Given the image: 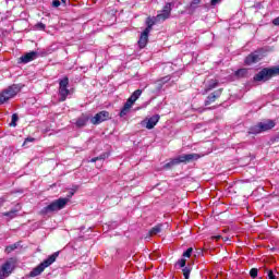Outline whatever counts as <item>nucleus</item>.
Returning <instances> with one entry per match:
<instances>
[{"label":"nucleus","instance_id":"4","mask_svg":"<svg viewBox=\"0 0 279 279\" xmlns=\"http://www.w3.org/2000/svg\"><path fill=\"white\" fill-rule=\"evenodd\" d=\"M279 75V65L272 68H264L257 74L254 75L253 80L255 82H269L271 77Z\"/></svg>","mask_w":279,"mask_h":279},{"label":"nucleus","instance_id":"6","mask_svg":"<svg viewBox=\"0 0 279 279\" xmlns=\"http://www.w3.org/2000/svg\"><path fill=\"white\" fill-rule=\"evenodd\" d=\"M276 128V122L274 120H265L263 122L253 125L248 130V134L256 136V134H262V132H269V130H274Z\"/></svg>","mask_w":279,"mask_h":279},{"label":"nucleus","instance_id":"40","mask_svg":"<svg viewBox=\"0 0 279 279\" xmlns=\"http://www.w3.org/2000/svg\"><path fill=\"white\" fill-rule=\"evenodd\" d=\"M217 3H221V0H211L210 1L211 5H217Z\"/></svg>","mask_w":279,"mask_h":279},{"label":"nucleus","instance_id":"25","mask_svg":"<svg viewBox=\"0 0 279 279\" xmlns=\"http://www.w3.org/2000/svg\"><path fill=\"white\" fill-rule=\"evenodd\" d=\"M16 121H19V114L13 113L12 119H11V123H10L11 128H16Z\"/></svg>","mask_w":279,"mask_h":279},{"label":"nucleus","instance_id":"36","mask_svg":"<svg viewBox=\"0 0 279 279\" xmlns=\"http://www.w3.org/2000/svg\"><path fill=\"white\" fill-rule=\"evenodd\" d=\"M10 278V276L5 275V272L0 269V279Z\"/></svg>","mask_w":279,"mask_h":279},{"label":"nucleus","instance_id":"9","mask_svg":"<svg viewBox=\"0 0 279 279\" xmlns=\"http://www.w3.org/2000/svg\"><path fill=\"white\" fill-rule=\"evenodd\" d=\"M1 269L5 272L8 276H12V272L14 269H16V258L11 257L2 264Z\"/></svg>","mask_w":279,"mask_h":279},{"label":"nucleus","instance_id":"39","mask_svg":"<svg viewBox=\"0 0 279 279\" xmlns=\"http://www.w3.org/2000/svg\"><path fill=\"white\" fill-rule=\"evenodd\" d=\"M34 141H35L34 137H27V138H25V141H24V145H25V143H34Z\"/></svg>","mask_w":279,"mask_h":279},{"label":"nucleus","instance_id":"32","mask_svg":"<svg viewBox=\"0 0 279 279\" xmlns=\"http://www.w3.org/2000/svg\"><path fill=\"white\" fill-rule=\"evenodd\" d=\"M128 112H130V109H126L125 107H122V109L120 111V117H125V114H128Z\"/></svg>","mask_w":279,"mask_h":279},{"label":"nucleus","instance_id":"30","mask_svg":"<svg viewBox=\"0 0 279 279\" xmlns=\"http://www.w3.org/2000/svg\"><path fill=\"white\" fill-rule=\"evenodd\" d=\"M177 265H179V267L184 268L186 267V259L185 258H181L177 262Z\"/></svg>","mask_w":279,"mask_h":279},{"label":"nucleus","instance_id":"26","mask_svg":"<svg viewBox=\"0 0 279 279\" xmlns=\"http://www.w3.org/2000/svg\"><path fill=\"white\" fill-rule=\"evenodd\" d=\"M36 29H39L40 32H45L47 28V25H45L43 22H39L35 25Z\"/></svg>","mask_w":279,"mask_h":279},{"label":"nucleus","instance_id":"19","mask_svg":"<svg viewBox=\"0 0 279 279\" xmlns=\"http://www.w3.org/2000/svg\"><path fill=\"white\" fill-rule=\"evenodd\" d=\"M219 86V81L217 80H210L205 88L206 93L214 90V88H217Z\"/></svg>","mask_w":279,"mask_h":279},{"label":"nucleus","instance_id":"29","mask_svg":"<svg viewBox=\"0 0 279 279\" xmlns=\"http://www.w3.org/2000/svg\"><path fill=\"white\" fill-rule=\"evenodd\" d=\"M251 278H257L258 277V268H252L250 270Z\"/></svg>","mask_w":279,"mask_h":279},{"label":"nucleus","instance_id":"13","mask_svg":"<svg viewBox=\"0 0 279 279\" xmlns=\"http://www.w3.org/2000/svg\"><path fill=\"white\" fill-rule=\"evenodd\" d=\"M263 58L260 57V54H258V51H255V52H252L250 53L245 60H244V63L247 65V66H252V64H256V62H260Z\"/></svg>","mask_w":279,"mask_h":279},{"label":"nucleus","instance_id":"16","mask_svg":"<svg viewBox=\"0 0 279 279\" xmlns=\"http://www.w3.org/2000/svg\"><path fill=\"white\" fill-rule=\"evenodd\" d=\"M162 232V223H158L148 231V236H156Z\"/></svg>","mask_w":279,"mask_h":279},{"label":"nucleus","instance_id":"1","mask_svg":"<svg viewBox=\"0 0 279 279\" xmlns=\"http://www.w3.org/2000/svg\"><path fill=\"white\" fill-rule=\"evenodd\" d=\"M73 195H75V192H70L68 197H65V198L60 197V198L53 201L48 206L44 207L39 211V214L40 215H49V213H58V210L64 209L70 202L69 197H72Z\"/></svg>","mask_w":279,"mask_h":279},{"label":"nucleus","instance_id":"23","mask_svg":"<svg viewBox=\"0 0 279 279\" xmlns=\"http://www.w3.org/2000/svg\"><path fill=\"white\" fill-rule=\"evenodd\" d=\"M182 271H183V277H184V279H189L190 276H191V271H192L191 267H184V268L182 269Z\"/></svg>","mask_w":279,"mask_h":279},{"label":"nucleus","instance_id":"10","mask_svg":"<svg viewBox=\"0 0 279 279\" xmlns=\"http://www.w3.org/2000/svg\"><path fill=\"white\" fill-rule=\"evenodd\" d=\"M171 2H167L163 9L155 16V21H167L171 16Z\"/></svg>","mask_w":279,"mask_h":279},{"label":"nucleus","instance_id":"14","mask_svg":"<svg viewBox=\"0 0 279 279\" xmlns=\"http://www.w3.org/2000/svg\"><path fill=\"white\" fill-rule=\"evenodd\" d=\"M158 121H160V116L155 114L150 117L146 122V130H154L158 125Z\"/></svg>","mask_w":279,"mask_h":279},{"label":"nucleus","instance_id":"37","mask_svg":"<svg viewBox=\"0 0 279 279\" xmlns=\"http://www.w3.org/2000/svg\"><path fill=\"white\" fill-rule=\"evenodd\" d=\"M268 279H276V275H274V270H268Z\"/></svg>","mask_w":279,"mask_h":279},{"label":"nucleus","instance_id":"2","mask_svg":"<svg viewBox=\"0 0 279 279\" xmlns=\"http://www.w3.org/2000/svg\"><path fill=\"white\" fill-rule=\"evenodd\" d=\"M24 87L25 85L19 83L12 84L8 88L2 90L0 93V106L7 104V101H10V99H13V97H16V95H19V93H21V90H23Z\"/></svg>","mask_w":279,"mask_h":279},{"label":"nucleus","instance_id":"15","mask_svg":"<svg viewBox=\"0 0 279 279\" xmlns=\"http://www.w3.org/2000/svg\"><path fill=\"white\" fill-rule=\"evenodd\" d=\"M137 43L140 49H145L147 47V43H149V34L143 32Z\"/></svg>","mask_w":279,"mask_h":279},{"label":"nucleus","instance_id":"41","mask_svg":"<svg viewBox=\"0 0 279 279\" xmlns=\"http://www.w3.org/2000/svg\"><path fill=\"white\" fill-rule=\"evenodd\" d=\"M272 25H276V26L279 25V16L272 20Z\"/></svg>","mask_w":279,"mask_h":279},{"label":"nucleus","instance_id":"24","mask_svg":"<svg viewBox=\"0 0 279 279\" xmlns=\"http://www.w3.org/2000/svg\"><path fill=\"white\" fill-rule=\"evenodd\" d=\"M141 95H143V90L142 89H136L132 95L131 97L136 101Z\"/></svg>","mask_w":279,"mask_h":279},{"label":"nucleus","instance_id":"27","mask_svg":"<svg viewBox=\"0 0 279 279\" xmlns=\"http://www.w3.org/2000/svg\"><path fill=\"white\" fill-rule=\"evenodd\" d=\"M193 254V247H189L184 253L183 257L184 258H191V255Z\"/></svg>","mask_w":279,"mask_h":279},{"label":"nucleus","instance_id":"3","mask_svg":"<svg viewBox=\"0 0 279 279\" xmlns=\"http://www.w3.org/2000/svg\"><path fill=\"white\" fill-rule=\"evenodd\" d=\"M58 256H60V251L49 255L47 259L41 262L29 272V278H36V276H40V274H43L47 267H51V265H53V262L57 260Z\"/></svg>","mask_w":279,"mask_h":279},{"label":"nucleus","instance_id":"28","mask_svg":"<svg viewBox=\"0 0 279 279\" xmlns=\"http://www.w3.org/2000/svg\"><path fill=\"white\" fill-rule=\"evenodd\" d=\"M106 158H110V153H102L100 156L96 157V160H106Z\"/></svg>","mask_w":279,"mask_h":279},{"label":"nucleus","instance_id":"11","mask_svg":"<svg viewBox=\"0 0 279 279\" xmlns=\"http://www.w3.org/2000/svg\"><path fill=\"white\" fill-rule=\"evenodd\" d=\"M221 95H223V88L216 89L207 96V99L205 100V106H210V104H215L217 99L221 97Z\"/></svg>","mask_w":279,"mask_h":279},{"label":"nucleus","instance_id":"8","mask_svg":"<svg viewBox=\"0 0 279 279\" xmlns=\"http://www.w3.org/2000/svg\"><path fill=\"white\" fill-rule=\"evenodd\" d=\"M110 119H111L110 112L104 110V111L96 113L95 117H93L90 119V123L93 125H99V124L104 123V121H110Z\"/></svg>","mask_w":279,"mask_h":279},{"label":"nucleus","instance_id":"44","mask_svg":"<svg viewBox=\"0 0 279 279\" xmlns=\"http://www.w3.org/2000/svg\"><path fill=\"white\" fill-rule=\"evenodd\" d=\"M97 160H98L97 157H94L90 159V162H97Z\"/></svg>","mask_w":279,"mask_h":279},{"label":"nucleus","instance_id":"42","mask_svg":"<svg viewBox=\"0 0 279 279\" xmlns=\"http://www.w3.org/2000/svg\"><path fill=\"white\" fill-rule=\"evenodd\" d=\"M123 107H124L126 110H131L132 105H129L128 102H125Z\"/></svg>","mask_w":279,"mask_h":279},{"label":"nucleus","instance_id":"12","mask_svg":"<svg viewBox=\"0 0 279 279\" xmlns=\"http://www.w3.org/2000/svg\"><path fill=\"white\" fill-rule=\"evenodd\" d=\"M37 58H38V52L31 51L20 57L19 62L20 64H27L29 62H34V60H36Z\"/></svg>","mask_w":279,"mask_h":279},{"label":"nucleus","instance_id":"17","mask_svg":"<svg viewBox=\"0 0 279 279\" xmlns=\"http://www.w3.org/2000/svg\"><path fill=\"white\" fill-rule=\"evenodd\" d=\"M235 77H250V69L242 68L235 71L234 73Z\"/></svg>","mask_w":279,"mask_h":279},{"label":"nucleus","instance_id":"34","mask_svg":"<svg viewBox=\"0 0 279 279\" xmlns=\"http://www.w3.org/2000/svg\"><path fill=\"white\" fill-rule=\"evenodd\" d=\"M60 5H61L60 0H53L52 1V8H60Z\"/></svg>","mask_w":279,"mask_h":279},{"label":"nucleus","instance_id":"35","mask_svg":"<svg viewBox=\"0 0 279 279\" xmlns=\"http://www.w3.org/2000/svg\"><path fill=\"white\" fill-rule=\"evenodd\" d=\"M154 26L150 25H146V28L144 29V34H149V32H151Z\"/></svg>","mask_w":279,"mask_h":279},{"label":"nucleus","instance_id":"22","mask_svg":"<svg viewBox=\"0 0 279 279\" xmlns=\"http://www.w3.org/2000/svg\"><path fill=\"white\" fill-rule=\"evenodd\" d=\"M17 247H19V244H11L5 247L4 252L7 254H12V252H14V250H16Z\"/></svg>","mask_w":279,"mask_h":279},{"label":"nucleus","instance_id":"46","mask_svg":"<svg viewBox=\"0 0 279 279\" xmlns=\"http://www.w3.org/2000/svg\"><path fill=\"white\" fill-rule=\"evenodd\" d=\"M62 3H66V0H61Z\"/></svg>","mask_w":279,"mask_h":279},{"label":"nucleus","instance_id":"7","mask_svg":"<svg viewBox=\"0 0 279 279\" xmlns=\"http://www.w3.org/2000/svg\"><path fill=\"white\" fill-rule=\"evenodd\" d=\"M69 90V76H64L62 80L59 81V101H66V98L70 95Z\"/></svg>","mask_w":279,"mask_h":279},{"label":"nucleus","instance_id":"43","mask_svg":"<svg viewBox=\"0 0 279 279\" xmlns=\"http://www.w3.org/2000/svg\"><path fill=\"white\" fill-rule=\"evenodd\" d=\"M211 239H215L216 241H219V240H221V235H214V236H211Z\"/></svg>","mask_w":279,"mask_h":279},{"label":"nucleus","instance_id":"18","mask_svg":"<svg viewBox=\"0 0 279 279\" xmlns=\"http://www.w3.org/2000/svg\"><path fill=\"white\" fill-rule=\"evenodd\" d=\"M88 116H82L81 118H78L75 122L76 128H84L86 126V123H88Z\"/></svg>","mask_w":279,"mask_h":279},{"label":"nucleus","instance_id":"20","mask_svg":"<svg viewBox=\"0 0 279 279\" xmlns=\"http://www.w3.org/2000/svg\"><path fill=\"white\" fill-rule=\"evenodd\" d=\"M199 3H202V0H192L189 5V10H191V12H195V10L199 8Z\"/></svg>","mask_w":279,"mask_h":279},{"label":"nucleus","instance_id":"38","mask_svg":"<svg viewBox=\"0 0 279 279\" xmlns=\"http://www.w3.org/2000/svg\"><path fill=\"white\" fill-rule=\"evenodd\" d=\"M15 213L16 210L7 211L4 213V217H12V215H14Z\"/></svg>","mask_w":279,"mask_h":279},{"label":"nucleus","instance_id":"31","mask_svg":"<svg viewBox=\"0 0 279 279\" xmlns=\"http://www.w3.org/2000/svg\"><path fill=\"white\" fill-rule=\"evenodd\" d=\"M169 80H171L169 76H166V77L161 78L159 81V88H162V85L167 84V82H169Z\"/></svg>","mask_w":279,"mask_h":279},{"label":"nucleus","instance_id":"5","mask_svg":"<svg viewBox=\"0 0 279 279\" xmlns=\"http://www.w3.org/2000/svg\"><path fill=\"white\" fill-rule=\"evenodd\" d=\"M193 160H199V155L198 154L181 155L179 157L170 159V161L167 162L163 166V168L165 169H172V167H175L178 165H182V162L186 165V162H193Z\"/></svg>","mask_w":279,"mask_h":279},{"label":"nucleus","instance_id":"21","mask_svg":"<svg viewBox=\"0 0 279 279\" xmlns=\"http://www.w3.org/2000/svg\"><path fill=\"white\" fill-rule=\"evenodd\" d=\"M156 23H160V20H156V16L146 19V25H150L154 27Z\"/></svg>","mask_w":279,"mask_h":279},{"label":"nucleus","instance_id":"45","mask_svg":"<svg viewBox=\"0 0 279 279\" xmlns=\"http://www.w3.org/2000/svg\"><path fill=\"white\" fill-rule=\"evenodd\" d=\"M3 202H5V201H2V202L0 203V208H1V206H3Z\"/></svg>","mask_w":279,"mask_h":279},{"label":"nucleus","instance_id":"33","mask_svg":"<svg viewBox=\"0 0 279 279\" xmlns=\"http://www.w3.org/2000/svg\"><path fill=\"white\" fill-rule=\"evenodd\" d=\"M136 100L132 97V96H130L129 98H128V100H126V104H129V106H134V102H135Z\"/></svg>","mask_w":279,"mask_h":279}]
</instances>
